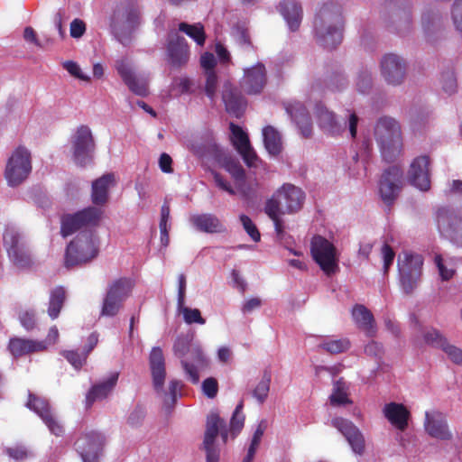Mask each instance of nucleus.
Segmentation results:
<instances>
[{
    "instance_id": "obj_16",
    "label": "nucleus",
    "mask_w": 462,
    "mask_h": 462,
    "mask_svg": "<svg viewBox=\"0 0 462 462\" xmlns=\"http://www.w3.org/2000/svg\"><path fill=\"white\" fill-rule=\"evenodd\" d=\"M381 72L388 84L400 85L405 77L406 63L396 54H386L381 60Z\"/></svg>"
},
{
    "instance_id": "obj_2",
    "label": "nucleus",
    "mask_w": 462,
    "mask_h": 462,
    "mask_svg": "<svg viewBox=\"0 0 462 462\" xmlns=\"http://www.w3.org/2000/svg\"><path fill=\"white\" fill-rule=\"evenodd\" d=\"M374 138L384 161L394 162L402 154V129L399 122L394 118L380 117L374 126Z\"/></svg>"
},
{
    "instance_id": "obj_23",
    "label": "nucleus",
    "mask_w": 462,
    "mask_h": 462,
    "mask_svg": "<svg viewBox=\"0 0 462 462\" xmlns=\"http://www.w3.org/2000/svg\"><path fill=\"white\" fill-rule=\"evenodd\" d=\"M149 367L155 391H162L166 378V367L165 357L160 346L152 348L149 355Z\"/></svg>"
},
{
    "instance_id": "obj_49",
    "label": "nucleus",
    "mask_w": 462,
    "mask_h": 462,
    "mask_svg": "<svg viewBox=\"0 0 462 462\" xmlns=\"http://www.w3.org/2000/svg\"><path fill=\"white\" fill-rule=\"evenodd\" d=\"M205 93L211 100L215 99L217 88V76L215 71H205Z\"/></svg>"
},
{
    "instance_id": "obj_22",
    "label": "nucleus",
    "mask_w": 462,
    "mask_h": 462,
    "mask_svg": "<svg viewBox=\"0 0 462 462\" xmlns=\"http://www.w3.org/2000/svg\"><path fill=\"white\" fill-rule=\"evenodd\" d=\"M276 195L281 198L285 212L288 214L299 211L305 200V194L302 189L290 183H285L278 189Z\"/></svg>"
},
{
    "instance_id": "obj_38",
    "label": "nucleus",
    "mask_w": 462,
    "mask_h": 462,
    "mask_svg": "<svg viewBox=\"0 0 462 462\" xmlns=\"http://www.w3.org/2000/svg\"><path fill=\"white\" fill-rule=\"evenodd\" d=\"M178 29L191 38L199 46H203L206 42L204 26L200 23L189 24L185 22L180 23Z\"/></svg>"
},
{
    "instance_id": "obj_19",
    "label": "nucleus",
    "mask_w": 462,
    "mask_h": 462,
    "mask_svg": "<svg viewBox=\"0 0 462 462\" xmlns=\"http://www.w3.org/2000/svg\"><path fill=\"white\" fill-rule=\"evenodd\" d=\"M222 100L226 111L239 117L246 107V100L241 91L229 81H226L222 88Z\"/></svg>"
},
{
    "instance_id": "obj_60",
    "label": "nucleus",
    "mask_w": 462,
    "mask_h": 462,
    "mask_svg": "<svg viewBox=\"0 0 462 462\" xmlns=\"http://www.w3.org/2000/svg\"><path fill=\"white\" fill-rule=\"evenodd\" d=\"M181 365L191 383H198L199 381L198 367L200 365H196L193 363H189L188 360H181Z\"/></svg>"
},
{
    "instance_id": "obj_59",
    "label": "nucleus",
    "mask_w": 462,
    "mask_h": 462,
    "mask_svg": "<svg viewBox=\"0 0 462 462\" xmlns=\"http://www.w3.org/2000/svg\"><path fill=\"white\" fill-rule=\"evenodd\" d=\"M125 15H126V28L129 30L134 29L139 21V11L133 6H125Z\"/></svg>"
},
{
    "instance_id": "obj_28",
    "label": "nucleus",
    "mask_w": 462,
    "mask_h": 462,
    "mask_svg": "<svg viewBox=\"0 0 462 462\" xmlns=\"http://www.w3.org/2000/svg\"><path fill=\"white\" fill-rule=\"evenodd\" d=\"M190 223L197 230L203 233H224L226 230L221 220L211 213L193 215L190 217Z\"/></svg>"
},
{
    "instance_id": "obj_46",
    "label": "nucleus",
    "mask_w": 462,
    "mask_h": 462,
    "mask_svg": "<svg viewBox=\"0 0 462 462\" xmlns=\"http://www.w3.org/2000/svg\"><path fill=\"white\" fill-rule=\"evenodd\" d=\"M283 204L281 198H278L276 192L273 195V197L267 199L264 207L265 214L271 218L274 219L277 217H280L282 214H285V210L282 211L281 208V205Z\"/></svg>"
},
{
    "instance_id": "obj_52",
    "label": "nucleus",
    "mask_w": 462,
    "mask_h": 462,
    "mask_svg": "<svg viewBox=\"0 0 462 462\" xmlns=\"http://www.w3.org/2000/svg\"><path fill=\"white\" fill-rule=\"evenodd\" d=\"M201 389L208 398L214 399L218 393V383L214 377H208L202 382Z\"/></svg>"
},
{
    "instance_id": "obj_56",
    "label": "nucleus",
    "mask_w": 462,
    "mask_h": 462,
    "mask_svg": "<svg viewBox=\"0 0 462 462\" xmlns=\"http://www.w3.org/2000/svg\"><path fill=\"white\" fill-rule=\"evenodd\" d=\"M448 356V358L457 365H462V349L450 345L448 341L442 349Z\"/></svg>"
},
{
    "instance_id": "obj_45",
    "label": "nucleus",
    "mask_w": 462,
    "mask_h": 462,
    "mask_svg": "<svg viewBox=\"0 0 462 462\" xmlns=\"http://www.w3.org/2000/svg\"><path fill=\"white\" fill-rule=\"evenodd\" d=\"M319 347L333 355L340 354L349 349L350 342L347 338L333 339L321 343Z\"/></svg>"
},
{
    "instance_id": "obj_58",
    "label": "nucleus",
    "mask_w": 462,
    "mask_h": 462,
    "mask_svg": "<svg viewBox=\"0 0 462 462\" xmlns=\"http://www.w3.org/2000/svg\"><path fill=\"white\" fill-rule=\"evenodd\" d=\"M5 452L11 458L16 461H23L29 457V452L23 446L8 448Z\"/></svg>"
},
{
    "instance_id": "obj_61",
    "label": "nucleus",
    "mask_w": 462,
    "mask_h": 462,
    "mask_svg": "<svg viewBox=\"0 0 462 462\" xmlns=\"http://www.w3.org/2000/svg\"><path fill=\"white\" fill-rule=\"evenodd\" d=\"M22 326L27 330H31L35 327L36 319L33 311H23L19 316Z\"/></svg>"
},
{
    "instance_id": "obj_21",
    "label": "nucleus",
    "mask_w": 462,
    "mask_h": 462,
    "mask_svg": "<svg viewBox=\"0 0 462 462\" xmlns=\"http://www.w3.org/2000/svg\"><path fill=\"white\" fill-rule=\"evenodd\" d=\"M265 84L266 70L263 63L258 62L254 66L245 69L241 85L248 95L261 93Z\"/></svg>"
},
{
    "instance_id": "obj_8",
    "label": "nucleus",
    "mask_w": 462,
    "mask_h": 462,
    "mask_svg": "<svg viewBox=\"0 0 462 462\" xmlns=\"http://www.w3.org/2000/svg\"><path fill=\"white\" fill-rule=\"evenodd\" d=\"M71 142L75 163L83 167L90 162L96 149V143L90 128L85 125L79 126Z\"/></svg>"
},
{
    "instance_id": "obj_37",
    "label": "nucleus",
    "mask_w": 462,
    "mask_h": 462,
    "mask_svg": "<svg viewBox=\"0 0 462 462\" xmlns=\"http://www.w3.org/2000/svg\"><path fill=\"white\" fill-rule=\"evenodd\" d=\"M263 143L266 150L272 155H277L282 152V143L279 132L268 125L263 129Z\"/></svg>"
},
{
    "instance_id": "obj_64",
    "label": "nucleus",
    "mask_w": 462,
    "mask_h": 462,
    "mask_svg": "<svg viewBox=\"0 0 462 462\" xmlns=\"http://www.w3.org/2000/svg\"><path fill=\"white\" fill-rule=\"evenodd\" d=\"M396 31L400 34H404L411 28V15L410 13L404 12L403 16L400 17L396 22Z\"/></svg>"
},
{
    "instance_id": "obj_54",
    "label": "nucleus",
    "mask_w": 462,
    "mask_h": 462,
    "mask_svg": "<svg viewBox=\"0 0 462 462\" xmlns=\"http://www.w3.org/2000/svg\"><path fill=\"white\" fill-rule=\"evenodd\" d=\"M451 14L455 28L462 33V0L455 1L452 6Z\"/></svg>"
},
{
    "instance_id": "obj_43",
    "label": "nucleus",
    "mask_w": 462,
    "mask_h": 462,
    "mask_svg": "<svg viewBox=\"0 0 462 462\" xmlns=\"http://www.w3.org/2000/svg\"><path fill=\"white\" fill-rule=\"evenodd\" d=\"M330 404L333 406H341L351 404L352 401L348 398L345 385L342 382L337 381L334 385V390L329 397Z\"/></svg>"
},
{
    "instance_id": "obj_4",
    "label": "nucleus",
    "mask_w": 462,
    "mask_h": 462,
    "mask_svg": "<svg viewBox=\"0 0 462 462\" xmlns=\"http://www.w3.org/2000/svg\"><path fill=\"white\" fill-rule=\"evenodd\" d=\"M103 210L96 207H88L74 214H65L60 219V234L67 237L81 228L98 226Z\"/></svg>"
},
{
    "instance_id": "obj_20",
    "label": "nucleus",
    "mask_w": 462,
    "mask_h": 462,
    "mask_svg": "<svg viewBox=\"0 0 462 462\" xmlns=\"http://www.w3.org/2000/svg\"><path fill=\"white\" fill-rule=\"evenodd\" d=\"M116 69L125 84L135 95L145 97L148 95V82L145 79L135 76L130 64L125 60H117Z\"/></svg>"
},
{
    "instance_id": "obj_55",
    "label": "nucleus",
    "mask_w": 462,
    "mask_h": 462,
    "mask_svg": "<svg viewBox=\"0 0 462 462\" xmlns=\"http://www.w3.org/2000/svg\"><path fill=\"white\" fill-rule=\"evenodd\" d=\"M457 87V79L453 72H447L442 75V88L447 94L455 93Z\"/></svg>"
},
{
    "instance_id": "obj_51",
    "label": "nucleus",
    "mask_w": 462,
    "mask_h": 462,
    "mask_svg": "<svg viewBox=\"0 0 462 462\" xmlns=\"http://www.w3.org/2000/svg\"><path fill=\"white\" fill-rule=\"evenodd\" d=\"M183 318L186 323L188 324H205L206 320L201 317L200 310L199 309H190L185 307L182 309Z\"/></svg>"
},
{
    "instance_id": "obj_29",
    "label": "nucleus",
    "mask_w": 462,
    "mask_h": 462,
    "mask_svg": "<svg viewBox=\"0 0 462 462\" xmlns=\"http://www.w3.org/2000/svg\"><path fill=\"white\" fill-rule=\"evenodd\" d=\"M425 430L433 438L439 439H449L451 433L448 430L447 421L442 413L436 412L425 414Z\"/></svg>"
},
{
    "instance_id": "obj_47",
    "label": "nucleus",
    "mask_w": 462,
    "mask_h": 462,
    "mask_svg": "<svg viewBox=\"0 0 462 462\" xmlns=\"http://www.w3.org/2000/svg\"><path fill=\"white\" fill-rule=\"evenodd\" d=\"M15 253L9 254L8 255L16 266L25 268L32 265V260L25 245L16 250Z\"/></svg>"
},
{
    "instance_id": "obj_48",
    "label": "nucleus",
    "mask_w": 462,
    "mask_h": 462,
    "mask_svg": "<svg viewBox=\"0 0 462 462\" xmlns=\"http://www.w3.org/2000/svg\"><path fill=\"white\" fill-rule=\"evenodd\" d=\"M62 356L68 360L71 365L79 370L87 361L88 356L84 353H79L78 350H66L62 352Z\"/></svg>"
},
{
    "instance_id": "obj_36",
    "label": "nucleus",
    "mask_w": 462,
    "mask_h": 462,
    "mask_svg": "<svg viewBox=\"0 0 462 462\" xmlns=\"http://www.w3.org/2000/svg\"><path fill=\"white\" fill-rule=\"evenodd\" d=\"M65 300L66 291L63 287L57 286L51 291L47 312L51 319H55L59 317Z\"/></svg>"
},
{
    "instance_id": "obj_41",
    "label": "nucleus",
    "mask_w": 462,
    "mask_h": 462,
    "mask_svg": "<svg viewBox=\"0 0 462 462\" xmlns=\"http://www.w3.org/2000/svg\"><path fill=\"white\" fill-rule=\"evenodd\" d=\"M4 245L9 254H16L15 251L24 245L21 236L14 228H6L3 235Z\"/></svg>"
},
{
    "instance_id": "obj_11",
    "label": "nucleus",
    "mask_w": 462,
    "mask_h": 462,
    "mask_svg": "<svg viewBox=\"0 0 462 462\" xmlns=\"http://www.w3.org/2000/svg\"><path fill=\"white\" fill-rule=\"evenodd\" d=\"M403 180V171L399 166H391L383 171L379 183V192L383 201L392 205L397 199Z\"/></svg>"
},
{
    "instance_id": "obj_3",
    "label": "nucleus",
    "mask_w": 462,
    "mask_h": 462,
    "mask_svg": "<svg viewBox=\"0 0 462 462\" xmlns=\"http://www.w3.org/2000/svg\"><path fill=\"white\" fill-rule=\"evenodd\" d=\"M98 254L97 246L91 233L77 236L67 246L65 266L70 268L88 263Z\"/></svg>"
},
{
    "instance_id": "obj_14",
    "label": "nucleus",
    "mask_w": 462,
    "mask_h": 462,
    "mask_svg": "<svg viewBox=\"0 0 462 462\" xmlns=\"http://www.w3.org/2000/svg\"><path fill=\"white\" fill-rule=\"evenodd\" d=\"M26 406L39 415L52 434L60 436L63 433V426L53 414L46 399L30 393Z\"/></svg>"
},
{
    "instance_id": "obj_5",
    "label": "nucleus",
    "mask_w": 462,
    "mask_h": 462,
    "mask_svg": "<svg viewBox=\"0 0 462 462\" xmlns=\"http://www.w3.org/2000/svg\"><path fill=\"white\" fill-rule=\"evenodd\" d=\"M133 287L132 281L128 278L115 280L109 286L103 300L101 316L114 317L123 306V302L129 296Z\"/></svg>"
},
{
    "instance_id": "obj_63",
    "label": "nucleus",
    "mask_w": 462,
    "mask_h": 462,
    "mask_svg": "<svg viewBox=\"0 0 462 462\" xmlns=\"http://www.w3.org/2000/svg\"><path fill=\"white\" fill-rule=\"evenodd\" d=\"M86 32V23L80 19H74L70 23V36L80 38Z\"/></svg>"
},
{
    "instance_id": "obj_32",
    "label": "nucleus",
    "mask_w": 462,
    "mask_h": 462,
    "mask_svg": "<svg viewBox=\"0 0 462 462\" xmlns=\"http://www.w3.org/2000/svg\"><path fill=\"white\" fill-rule=\"evenodd\" d=\"M114 180V174L106 173L92 182L91 199L95 205L103 206L106 203L108 189Z\"/></svg>"
},
{
    "instance_id": "obj_34",
    "label": "nucleus",
    "mask_w": 462,
    "mask_h": 462,
    "mask_svg": "<svg viewBox=\"0 0 462 462\" xmlns=\"http://www.w3.org/2000/svg\"><path fill=\"white\" fill-rule=\"evenodd\" d=\"M225 426V420L217 413H210L207 419L203 446L214 445L220 430Z\"/></svg>"
},
{
    "instance_id": "obj_24",
    "label": "nucleus",
    "mask_w": 462,
    "mask_h": 462,
    "mask_svg": "<svg viewBox=\"0 0 462 462\" xmlns=\"http://www.w3.org/2000/svg\"><path fill=\"white\" fill-rule=\"evenodd\" d=\"M286 112L295 122L303 137L308 138L312 134V124L308 110L299 101L288 103L285 106Z\"/></svg>"
},
{
    "instance_id": "obj_6",
    "label": "nucleus",
    "mask_w": 462,
    "mask_h": 462,
    "mask_svg": "<svg viewBox=\"0 0 462 462\" xmlns=\"http://www.w3.org/2000/svg\"><path fill=\"white\" fill-rule=\"evenodd\" d=\"M32 171L31 153L23 146H19L9 158L5 176L10 186L21 184Z\"/></svg>"
},
{
    "instance_id": "obj_30",
    "label": "nucleus",
    "mask_w": 462,
    "mask_h": 462,
    "mask_svg": "<svg viewBox=\"0 0 462 462\" xmlns=\"http://www.w3.org/2000/svg\"><path fill=\"white\" fill-rule=\"evenodd\" d=\"M352 316L357 327L367 337H374L376 334V325L373 313L364 305L356 304L352 310Z\"/></svg>"
},
{
    "instance_id": "obj_57",
    "label": "nucleus",
    "mask_w": 462,
    "mask_h": 462,
    "mask_svg": "<svg viewBox=\"0 0 462 462\" xmlns=\"http://www.w3.org/2000/svg\"><path fill=\"white\" fill-rule=\"evenodd\" d=\"M382 256L383 260V272L386 273L390 268V266L393 264L395 253L393 249L388 245L384 244L382 247Z\"/></svg>"
},
{
    "instance_id": "obj_17",
    "label": "nucleus",
    "mask_w": 462,
    "mask_h": 462,
    "mask_svg": "<svg viewBox=\"0 0 462 462\" xmlns=\"http://www.w3.org/2000/svg\"><path fill=\"white\" fill-rule=\"evenodd\" d=\"M331 423L346 438L356 454H363L365 450V439L359 429L352 421L337 417L332 420Z\"/></svg>"
},
{
    "instance_id": "obj_27",
    "label": "nucleus",
    "mask_w": 462,
    "mask_h": 462,
    "mask_svg": "<svg viewBox=\"0 0 462 462\" xmlns=\"http://www.w3.org/2000/svg\"><path fill=\"white\" fill-rule=\"evenodd\" d=\"M383 411L389 422L399 430L403 431L407 429L411 413L402 403H387Z\"/></svg>"
},
{
    "instance_id": "obj_13",
    "label": "nucleus",
    "mask_w": 462,
    "mask_h": 462,
    "mask_svg": "<svg viewBox=\"0 0 462 462\" xmlns=\"http://www.w3.org/2000/svg\"><path fill=\"white\" fill-rule=\"evenodd\" d=\"M168 63L174 69H180L189 62L190 51L183 36L178 32H170L166 47Z\"/></svg>"
},
{
    "instance_id": "obj_39",
    "label": "nucleus",
    "mask_w": 462,
    "mask_h": 462,
    "mask_svg": "<svg viewBox=\"0 0 462 462\" xmlns=\"http://www.w3.org/2000/svg\"><path fill=\"white\" fill-rule=\"evenodd\" d=\"M125 6L116 5L110 16V28L114 34L118 35L121 32L128 31L126 28Z\"/></svg>"
},
{
    "instance_id": "obj_35",
    "label": "nucleus",
    "mask_w": 462,
    "mask_h": 462,
    "mask_svg": "<svg viewBox=\"0 0 462 462\" xmlns=\"http://www.w3.org/2000/svg\"><path fill=\"white\" fill-rule=\"evenodd\" d=\"M318 121L322 129L331 134H337L342 130L341 125L336 121L335 115L326 107H317Z\"/></svg>"
},
{
    "instance_id": "obj_9",
    "label": "nucleus",
    "mask_w": 462,
    "mask_h": 462,
    "mask_svg": "<svg viewBox=\"0 0 462 462\" xmlns=\"http://www.w3.org/2000/svg\"><path fill=\"white\" fill-rule=\"evenodd\" d=\"M310 251L313 259L327 274H334L338 266L336 258V247L328 239L316 236L311 240Z\"/></svg>"
},
{
    "instance_id": "obj_33",
    "label": "nucleus",
    "mask_w": 462,
    "mask_h": 462,
    "mask_svg": "<svg viewBox=\"0 0 462 462\" xmlns=\"http://www.w3.org/2000/svg\"><path fill=\"white\" fill-rule=\"evenodd\" d=\"M8 349L14 356L18 357L31 353L42 351L45 349V345L42 342L32 339L13 337L9 341Z\"/></svg>"
},
{
    "instance_id": "obj_26",
    "label": "nucleus",
    "mask_w": 462,
    "mask_h": 462,
    "mask_svg": "<svg viewBox=\"0 0 462 462\" xmlns=\"http://www.w3.org/2000/svg\"><path fill=\"white\" fill-rule=\"evenodd\" d=\"M215 160L221 168L231 175L235 183L245 180L246 175L245 169L239 161L231 154L217 148Z\"/></svg>"
},
{
    "instance_id": "obj_44",
    "label": "nucleus",
    "mask_w": 462,
    "mask_h": 462,
    "mask_svg": "<svg viewBox=\"0 0 462 462\" xmlns=\"http://www.w3.org/2000/svg\"><path fill=\"white\" fill-rule=\"evenodd\" d=\"M423 339L429 346L440 349H443L448 342L447 337L439 329L434 328L424 332Z\"/></svg>"
},
{
    "instance_id": "obj_10",
    "label": "nucleus",
    "mask_w": 462,
    "mask_h": 462,
    "mask_svg": "<svg viewBox=\"0 0 462 462\" xmlns=\"http://www.w3.org/2000/svg\"><path fill=\"white\" fill-rule=\"evenodd\" d=\"M439 231L456 245L462 247V217L447 208H439L435 213Z\"/></svg>"
},
{
    "instance_id": "obj_53",
    "label": "nucleus",
    "mask_w": 462,
    "mask_h": 462,
    "mask_svg": "<svg viewBox=\"0 0 462 462\" xmlns=\"http://www.w3.org/2000/svg\"><path fill=\"white\" fill-rule=\"evenodd\" d=\"M216 185L222 190L227 192L229 195H236V191L232 187L231 183L227 181L219 172L211 171Z\"/></svg>"
},
{
    "instance_id": "obj_15",
    "label": "nucleus",
    "mask_w": 462,
    "mask_h": 462,
    "mask_svg": "<svg viewBox=\"0 0 462 462\" xmlns=\"http://www.w3.org/2000/svg\"><path fill=\"white\" fill-rule=\"evenodd\" d=\"M229 128L231 131L230 141L234 148L248 167H256L259 158L250 143L248 134L242 127L234 123H230Z\"/></svg>"
},
{
    "instance_id": "obj_25",
    "label": "nucleus",
    "mask_w": 462,
    "mask_h": 462,
    "mask_svg": "<svg viewBox=\"0 0 462 462\" xmlns=\"http://www.w3.org/2000/svg\"><path fill=\"white\" fill-rule=\"evenodd\" d=\"M118 378L119 373L113 372L106 380L92 385L86 396L87 406L90 407L95 402L106 399L116 387Z\"/></svg>"
},
{
    "instance_id": "obj_7",
    "label": "nucleus",
    "mask_w": 462,
    "mask_h": 462,
    "mask_svg": "<svg viewBox=\"0 0 462 462\" xmlns=\"http://www.w3.org/2000/svg\"><path fill=\"white\" fill-rule=\"evenodd\" d=\"M423 260L419 254H404L403 259H398L400 281L403 291L411 294L417 287L421 276Z\"/></svg>"
},
{
    "instance_id": "obj_62",
    "label": "nucleus",
    "mask_w": 462,
    "mask_h": 462,
    "mask_svg": "<svg viewBox=\"0 0 462 462\" xmlns=\"http://www.w3.org/2000/svg\"><path fill=\"white\" fill-rule=\"evenodd\" d=\"M435 263L439 269V275L441 276L442 280L448 281L452 278L454 274V271L452 269H448L444 263L443 259L440 254H437L435 256Z\"/></svg>"
},
{
    "instance_id": "obj_12",
    "label": "nucleus",
    "mask_w": 462,
    "mask_h": 462,
    "mask_svg": "<svg viewBox=\"0 0 462 462\" xmlns=\"http://www.w3.org/2000/svg\"><path fill=\"white\" fill-rule=\"evenodd\" d=\"M74 445L83 462H97L105 445V437L91 430L79 437Z\"/></svg>"
},
{
    "instance_id": "obj_18",
    "label": "nucleus",
    "mask_w": 462,
    "mask_h": 462,
    "mask_svg": "<svg viewBox=\"0 0 462 462\" xmlns=\"http://www.w3.org/2000/svg\"><path fill=\"white\" fill-rule=\"evenodd\" d=\"M430 158L422 155L415 158L409 170L410 182L422 191L430 189Z\"/></svg>"
},
{
    "instance_id": "obj_50",
    "label": "nucleus",
    "mask_w": 462,
    "mask_h": 462,
    "mask_svg": "<svg viewBox=\"0 0 462 462\" xmlns=\"http://www.w3.org/2000/svg\"><path fill=\"white\" fill-rule=\"evenodd\" d=\"M240 221L243 225L244 229L249 235L254 242H259L261 239V235L256 226L253 223L252 219L246 215L240 216Z\"/></svg>"
},
{
    "instance_id": "obj_31",
    "label": "nucleus",
    "mask_w": 462,
    "mask_h": 462,
    "mask_svg": "<svg viewBox=\"0 0 462 462\" xmlns=\"http://www.w3.org/2000/svg\"><path fill=\"white\" fill-rule=\"evenodd\" d=\"M280 12L286 20L290 29L292 32L297 31L302 19L301 6L295 0H282L280 3Z\"/></svg>"
},
{
    "instance_id": "obj_1",
    "label": "nucleus",
    "mask_w": 462,
    "mask_h": 462,
    "mask_svg": "<svg viewBox=\"0 0 462 462\" xmlns=\"http://www.w3.org/2000/svg\"><path fill=\"white\" fill-rule=\"evenodd\" d=\"M314 30L317 42L328 50L335 49L342 41L341 9L333 3L323 4L316 14Z\"/></svg>"
},
{
    "instance_id": "obj_42",
    "label": "nucleus",
    "mask_w": 462,
    "mask_h": 462,
    "mask_svg": "<svg viewBox=\"0 0 462 462\" xmlns=\"http://www.w3.org/2000/svg\"><path fill=\"white\" fill-rule=\"evenodd\" d=\"M244 402L241 401L236 407L230 420V431L233 438H236L245 424V415L243 414Z\"/></svg>"
},
{
    "instance_id": "obj_40",
    "label": "nucleus",
    "mask_w": 462,
    "mask_h": 462,
    "mask_svg": "<svg viewBox=\"0 0 462 462\" xmlns=\"http://www.w3.org/2000/svg\"><path fill=\"white\" fill-rule=\"evenodd\" d=\"M271 380V371L267 369L264 370L261 381L252 392L253 397H254L260 403H263L268 397Z\"/></svg>"
}]
</instances>
